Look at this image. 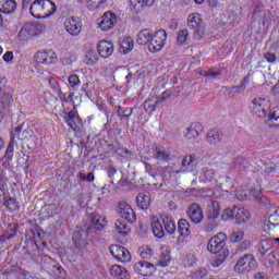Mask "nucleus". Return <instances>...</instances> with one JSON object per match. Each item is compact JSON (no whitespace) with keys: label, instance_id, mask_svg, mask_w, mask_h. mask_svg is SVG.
Wrapping results in <instances>:
<instances>
[{"label":"nucleus","instance_id":"nucleus-1","mask_svg":"<svg viewBox=\"0 0 279 279\" xmlns=\"http://www.w3.org/2000/svg\"><path fill=\"white\" fill-rule=\"evenodd\" d=\"M57 7L51 0H35L29 7V12L34 19H49L56 14Z\"/></svg>","mask_w":279,"mask_h":279},{"label":"nucleus","instance_id":"nucleus-2","mask_svg":"<svg viewBox=\"0 0 279 279\" xmlns=\"http://www.w3.org/2000/svg\"><path fill=\"white\" fill-rule=\"evenodd\" d=\"M226 241H228V235L223 232L214 235L207 243L208 252L210 254H223V252H228Z\"/></svg>","mask_w":279,"mask_h":279},{"label":"nucleus","instance_id":"nucleus-3","mask_svg":"<svg viewBox=\"0 0 279 279\" xmlns=\"http://www.w3.org/2000/svg\"><path fill=\"white\" fill-rule=\"evenodd\" d=\"M187 27L194 29L193 36L196 40H202L206 28L204 27V22H202V16L198 13H192L187 17Z\"/></svg>","mask_w":279,"mask_h":279},{"label":"nucleus","instance_id":"nucleus-4","mask_svg":"<svg viewBox=\"0 0 279 279\" xmlns=\"http://www.w3.org/2000/svg\"><path fill=\"white\" fill-rule=\"evenodd\" d=\"M257 265L258 263L256 262V258H254V255L247 254L238 259L234 270L238 271V274H247V271L256 269Z\"/></svg>","mask_w":279,"mask_h":279},{"label":"nucleus","instance_id":"nucleus-5","mask_svg":"<svg viewBox=\"0 0 279 279\" xmlns=\"http://www.w3.org/2000/svg\"><path fill=\"white\" fill-rule=\"evenodd\" d=\"M166 43L167 31L159 29L153 35L150 44H148V51H151V53H158V51H162V48L165 47Z\"/></svg>","mask_w":279,"mask_h":279},{"label":"nucleus","instance_id":"nucleus-6","mask_svg":"<svg viewBox=\"0 0 279 279\" xmlns=\"http://www.w3.org/2000/svg\"><path fill=\"white\" fill-rule=\"evenodd\" d=\"M117 213L122 219H124L129 223H134L136 221V213L134 211L132 206H130V204H128V202L125 201L119 202Z\"/></svg>","mask_w":279,"mask_h":279},{"label":"nucleus","instance_id":"nucleus-7","mask_svg":"<svg viewBox=\"0 0 279 279\" xmlns=\"http://www.w3.org/2000/svg\"><path fill=\"white\" fill-rule=\"evenodd\" d=\"M34 58L38 64L49 65V64H56V62H58V54L53 50L37 51Z\"/></svg>","mask_w":279,"mask_h":279},{"label":"nucleus","instance_id":"nucleus-8","mask_svg":"<svg viewBox=\"0 0 279 279\" xmlns=\"http://www.w3.org/2000/svg\"><path fill=\"white\" fill-rule=\"evenodd\" d=\"M109 250L110 254L116 258V260H119V263H130V260H132L130 251L119 244L111 245Z\"/></svg>","mask_w":279,"mask_h":279},{"label":"nucleus","instance_id":"nucleus-9","mask_svg":"<svg viewBox=\"0 0 279 279\" xmlns=\"http://www.w3.org/2000/svg\"><path fill=\"white\" fill-rule=\"evenodd\" d=\"M117 25V14L114 12L108 11L98 19V26L101 32H110Z\"/></svg>","mask_w":279,"mask_h":279},{"label":"nucleus","instance_id":"nucleus-10","mask_svg":"<svg viewBox=\"0 0 279 279\" xmlns=\"http://www.w3.org/2000/svg\"><path fill=\"white\" fill-rule=\"evenodd\" d=\"M220 210H221V208L219 207V202L213 201L209 206V211H208L209 222L205 227V232H213V230H215V228H217V226L213 225V222H210V221H215V219L219 218Z\"/></svg>","mask_w":279,"mask_h":279},{"label":"nucleus","instance_id":"nucleus-11","mask_svg":"<svg viewBox=\"0 0 279 279\" xmlns=\"http://www.w3.org/2000/svg\"><path fill=\"white\" fill-rule=\"evenodd\" d=\"M279 230V208L276 209L264 225V231L268 234H275Z\"/></svg>","mask_w":279,"mask_h":279},{"label":"nucleus","instance_id":"nucleus-12","mask_svg":"<svg viewBox=\"0 0 279 279\" xmlns=\"http://www.w3.org/2000/svg\"><path fill=\"white\" fill-rule=\"evenodd\" d=\"M64 27L71 36H80L82 32V21H80V17H68L64 21Z\"/></svg>","mask_w":279,"mask_h":279},{"label":"nucleus","instance_id":"nucleus-13","mask_svg":"<svg viewBox=\"0 0 279 279\" xmlns=\"http://www.w3.org/2000/svg\"><path fill=\"white\" fill-rule=\"evenodd\" d=\"M187 216L190 221H192V223H195V226H199V223L204 221V211L202 210V207H199L197 204H192L189 206Z\"/></svg>","mask_w":279,"mask_h":279},{"label":"nucleus","instance_id":"nucleus-14","mask_svg":"<svg viewBox=\"0 0 279 279\" xmlns=\"http://www.w3.org/2000/svg\"><path fill=\"white\" fill-rule=\"evenodd\" d=\"M64 121L74 132H82V119L75 111L64 113Z\"/></svg>","mask_w":279,"mask_h":279},{"label":"nucleus","instance_id":"nucleus-15","mask_svg":"<svg viewBox=\"0 0 279 279\" xmlns=\"http://www.w3.org/2000/svg\"><path fill=\"white\" fill-rule=\"evenodd\" d=\"M23 149V143L21 142V137L15 133V135H11V142L7 148L4 158L7 160H12L14 158V149Z\"/></svg>","mask_w":279,"mask_h":279},{"label":"nucleus","instance_id":"nucleus-16","mask_svg":"<svg viewBox=\"0 0 279 279\" xmlns=\"http://www.w3.org/2000/svg\"><path fill=\"white\" fill-rule=\"evenodd\" d=\"M43 32V25L38 23H27L20 31V36H38Z\"/></svg>","mask_w":279,"mask_h":279},{"label":"nucleus","instance_id":"nucleus-17","mask_svg":"<svg viewBox=\"0 0 279 279\" xmlns=\"http://www.w3.org/2000/svg\"><path fill=\"white\" fill-rule=\"evenodd\" d=\"M100 58H110L114 53V45L108 40H101L97 46Z\"/></svg>","mask_w":279,"mask_h":279},{"label":"nucleus","instance_id":"nucleus-18","mask_svg":"<svg viewBox=\"0 0 279 279\" xmlns=\"http://www.w3.org/2000/svg\"><path fill=\"white\" fill-rule=\"evenodd\" d=\"M133 269L134 271H136V274H140V276H149V274H151L156 268L154 267V264L142 260V262H137L133 266Z\"/></svg>","mask_w":279,"mask_h":279},{"label":"nucleus","instance_id":"nucleus-19","mask_svg":"<svg viewBox=\"0 0 279 279\" xmlns=\"http://www.w3.org/2000/svg\"><path fill=\"white\" fill-rule=\"evenodd\" d=\"M89 221L92 230H97L98 232H101V230L106 228V218L97 214H90Z\"/></svg>","mask_w":279,"mask_h":279},{"label":"nucleus","instance_id":"nucleus-20","mask_svg":"<svg viewBox=\"0 0 279 279\" xmlns=\"http://www.w3.org/2000/svg\"><path fill=\"white\" fill-rule=\"evenodd\" d=\"M110 275L116 279H130V271H128V268L117 264L111 266Z\"/></svg>","mask_w":279,"mask_h":279},{"label":"nucleus","instance_id":"nucleus-21","mask_svg":"<svg viewBox=\"0 0 279 279\" xmlns=\"http://www.w3.org/2000/svg\"><path fill=\"white\" fill-rule=\"evenodd\" d=\"M169 263H171V248L169 245H163L160 247L159 265L160 267H169Z\"/></svg>","mask_w":279,"mask_h":279},{"label":"nucleus","instance_id":"nucleus-22","mask_svg":"<svg viewBox=\"0 0 279 279\" xmlns=\"http://www.w3.org/2000/svg\"><path fill=\"white\" fill-rule=\"evenodd\" d=\"M154 33H151V29L144 28L137 34V44L142 46L150 45Z\"/></svg>","mask_w":279,"mask_h":279},{"label":"nucleus","instance_id":"nucleus-23","mask_svg":"<svg viewBox=\"0 0 279 279\" xmlns=\"http://www.w3.org/2000/svg\"><path fill=\"white\" fill-rule=\"evenodd\" d=\"M0 12H2V14H14V12H16V1L0 0Z\"/></svg>","mask_w":279,"mask_h":279},{"label":"nucleus","instance_id":"nucleus-24","mask_svg":"<svg viewBox=\"0 0 279 279\" xmlns=\"http://www.w3.org/2000/svg\"><path fill=\"white\" fill-rule=\"evenodd\" d=\"M136 204L142 210H147L151 205V195L149 193H140L136 197Z\"/></svg>","mask_w":279,"mask_h":279},{"label":"nucleus","instance_id":"nucleus-25","mask_svg":"<svg viewBox=\"0 0 279 279\" xmlns=\"http://www.w3.org/2000/svg\"><path fill=\"white\" fill-rule=\"evenodd\" d=\"M107 173H108V177L111 179V184H112V187H110V185H105L102 187V191H108V193H110V191H112V189H114V182H117L119 180V178H121V172H118L117 171V168L114 167H109L107 168Z\"/></svg>","mask_w":279,"mask_h":279},{"label":"nucleus","instance_id":"nucleus-26","mask_svg":"<svg viewBox=\"0 0 279 279\" xmlns=\"http://www.w3.org/2000/svg\"><path fill=\"white\" fill-rule=\"evenodd\" d=\"M16 134L20 136L21 143H23V141L32 138L34 135V130H32V128H27L23 131V126H17L12 133V136H16Z\"/></svg>","mask_w":279,"mask_h":279},{"label":"nucleus","instance_id":"nucleus-27","mask_svg":"<svg viewBox=\"0 0 279 279\" xmlns=\"http://www.w3.org/2000/svg\"><path fill=\"white\" fill-rule=\"evenodd\" d=\"M161 220L165 227V230L168 234H174L175 233V222L173 221V218L167 216V214L161 215Z\"/></svg>","mask_w":279,"mask_h":279},{"label":"nucleus","instance_id":"nucleus-28","mask_svg":"<svg viewBox=\"0 0 279 279\" xmlns=\"http://www.w3.org/2000/svg\"><path fill=\"white\" fill-rule=\"evenodd\" d=\"M199 130H202V124H199V122L192 123L191 126L186 129L185 137L190 141L197 138V136H199Z\"/></svg>","mask_w":279,"mask_h":279},{"label":"nucleus","instance_id":"nucleus-29","mask_svg":"<svg viewBox=\"0 0 279 279\" xmlns=\"http://www.w3.org/2000/svg\"><path fill=\"white\" fill-rule=\"evenodd\" d=\"M131 12L133 14H141L147 8L145 0H129Z\"/></svg>","mask_w":279,"mask_h":279},{"label":"nucleus","instance_id":"nucleus-30","mask_svg":"<svg viewBox=\"0 0 279 279\" xmlns=\"http://www.w3.org/2000/svg\"><path fill=\"white\" fill-rule=\"evenodd\" d=\"M178 232L180 236H190L191 234V225L186 219H180L178 221Z\"/></svg>","mask_w":279,"mask_h":279},{"label":"nucleus","instance_id":"nucleus-31","mask_svg":"<svg viewBox=\"0 0 279 279\" xmlns=\"http://www.w3.org/2000/svg\"><path fill=\"white\" fill-rule=\"evenodd\" d=\"M234 219L238 223H245L250 219V211L245 208L235 207Z\"/></svg>","mask_w":279,"mask_h":279},{"label":"nucleus","instance_id":"nucleus-32","mask_svg":"<svg viewBox=\"0 0 279 279\" xmlns=\"http://www.w3.org/2000/svg\"><path fill=\"white\" fill-rule=\"evenodd\" d=\"M1 104L2 106H10L12 101H14V90L10 89V87H5V90L1 93Z\"/></svg>","mask_w":279,"mask_h":279},{"label":"nucleus","instance_id":"nucleus-33","mask_svg":"<svg viewBox=\"0 0 279 279\" xmlns=\"http://www.w3.org/2000/svg\"><path fill=\"white\" fill-rule=\"evenodd\" d=\"M221 138H223V134L219 132V130H210L207 133V142L210 145H217V143H221Z\"/></svg>","mask_w":279,"mask_h":279},{"label":"nucleus","instance_id":"nucleus-34","mask_svg":"<svg viewBox=\"0 0 279 279\" xmlns=\"http://www.w3.org/2000/svg\"><path fill=\"white\" fill-rule=\"evenodd\" d=\"M40 260H41V265H43L44 269L49 270V269H51V265H52L53 269H56L60 274L62 267L57 266L56 262H53V259L51 257H49L47 255H41Z\"/></svg>","mask_w":279,"mask_h":279},{"label":"nucleus","instance_id":"nucleus-35","mask_svg":"<svg viewBox=\"0 0 279 279\" xmlns=\"http://www.w3.org/2000/svg\"><path fill=\"white\" fill-rule=\"evenodd\" d=\"M151 230H153V234L157 239H163L165 238V229H162V225L160 223V221L158 219H154L151 221Z\"/></svg>","mask_w":279,"mask_h":279},{"label":"nucleus","instance_id":"nucleus-36","mask_svg":"<svg viewBox=\"0 0 279 279\" xmlns=\"http://www.w3.org/2000/svg\"><path fill=\"white\" fill-rule=\"evenodd\" d=\"M72 241L75 247H84L86 245V235H84L83 231H75Z\"/></svg>","mask_w":279,"mask_h":279},{"label":"nucleus","instance_id":"nucleus-37","mask_svg":"<svg viewBox=\"0 0 279 279\" xmlns=\"http://www.w3.org/2000/svg\"><path fill=\"white\" fill-rule=\"evenodd\" d=\"M155 158L160 162H169V154L165 147L156 146L155 147Z\"/></svg>","mask_w":279,"mask_h":279},{"label":"nucleus","instance_id":"nucleus-38","mask_svg":"<svg viewBox=\"0 0 279 279\" xmlns=\"http://www.w3.org/2000/svg\"><path fill=\"white\" fill-rule=\"evenodd\" d=\"M252 104H253V111L255 112V114H258V117H260V112H263L264 114H267V111L265 110V108H263V104H265V99L254 98L252 100Z\"/></svg>","mask_w":279,"mask_h":279},{"label":"nucleus","instance_id":"nucleus-39","mask_svg":"<svg viewBox=\"0 0 279 279\" xmlns=\"http://www.w3.org/2000/svg\"><path fill=\"white\" fill-rule=\"evenodd\" d=\"M99 62V56L95 53L94 51H87L84 59V64H87V66H93V64H97Z\"/></svg>","mask_w":279,"mask_h":279},{"label":"nucleus","instance_id":"nucleus-40","mask_svg":"<svg viewBox=\"0 0 279 279\" xmlns=\"http://www.w3.org/2000/svg\"><path fill=\"white\" fill-rule=\"evenodd\" d=\"M181 165L183 169H189V167H195L197 165V157L195 155H189L183 157Z\"/></svg>","mask_w":279,"mask_h":279},{"label":"nucleus","instance_id":"nucleus-41","mask_svg":"<svg viewBox=\"0 0 279 279\" xmlns=\"http://www.w3.org/2000/svg\"><path fill=\"white\" fill-rule=\"evenodd\" d=\"M229 254V251L217 253V257L211 263L213 267H221V265H223L225 260L228 258Z\"/></svg>","mask_w":279,"mask_h":279},{"label":"nucleus","instance_id":"nucleus-42","mask_svg":"<svg viewBox=\"0 0 279 279\" xmlns=\"http://www.w3.org/2000/svg\"><path fill=\"white\" fill-rule=\"evenodd\" d=\"M116 232H118V234H123V236H125V234L130 232V227L128 226V223H125V221L117 220Z\"/></svg>","mask_w":279,"mask_h":279},{"label":"nucleus","instance_id":"nucleus-43","mask_svg":"<svg viewBox=\"0 0 279 279\" xmlns=\"http://www.w3.org/2000/svg\"><path fill=\"white\" fill-rule=\"evenodd\" d=\"M274 248V240H263L259 243V252L260 254L265 255L267 252Z\"/></svg>","mask_w":279,"mask_h":279},{"label":"nucleus","instance_id":"nucleus-44","mask_svg":"<svg viewBox=\"0 0 279 279\" xmlns=\"http://www.w3.org/2000/svg\"><path fill=\"white\" fill-rule=\"evenodd\" d=\"M68 82L72 90H77L80 88V84H82V82L80 81V76H77V74H71L68 78Z\"/></svg>","mask_w":279,"mask_h":279},{"label":"nucleus","instance_id":"nucleus-45","mask_svg":"<svg viewBox=\"0 0 279 279\" xmlns=\"http://www.w3.org/2000/svg\"><path fill=\"white\" fill-rule=\"evenodd\" d=\"M156 98L151 97L144 101L145 112H155L157 108Z\"/></svg>","mask_w":279,"mask_h":279},{"label":"nucleus","instance_id":"nucleus-46","mask_svg":"<svg viewBox=\"0 0 279 279\" xmlns=\"http://www.w3.org/2000/svg\"><path fill=\"white\" fill-rule=\"evenodd\" d=\"M233 167L235 171H245L247 167H250V162H247V160H245L244 158H238L234 161Z\"/></svg>","mask_w":279,"mask_h":279},{"label":"nucleus","instance_id":"nucleus-47","mask_svg":"<svg viewBox=\"0 0 279 279\" xmlns=\"http://www.w3.org/2000/svg\"><path fill=\"white\" fill-rule=\"evenodd\" d=\"M7 234V240L10 241V239H14L16 236V233L19 232V225L17 223H9L8 228L5 230Z\"/></svg>","mask_w":279,"mask_h":279},{"label":"nucleus","instance_id":"nucleus-48","mask_svg":"<svg viewBox=\"0 0 279 279\" xmlns=\"http://www.w3.org/2000/svg\"><path fill=\"white\" fill-rule=\"evenodd\" d=\"M243 236H245V233L241 230H236L231 233L229 241H231V243H240V241H243Z\"/></svg>","mask_w":279,"mask_h":279},{"label":"nucleus","instance_id":"nucleus-49","mask_svg":"<svg viewBox=\"0 0 279 279\" xmlns=\"http://www.w3.org/2000/svg\"><path fill=\"white\" fill-rule=\"evenodd\" d=\"M2 206H7V208H9V210H19V203L16 202L15 198L12 197H7L5 202L3 203Z\"/></svg>","mask_w":279,"mask_h":279},{"label":"nucleus","instance_id":"nucleus-50","mask_svg":"<svg viewBox=\"0 0 279 279\" xmlns=\"http://www.w3.org/2000/svg\"><path fill=\"white\" fill-rule=\"evenodd\" d=\"M153 255H154V251L149 246H142L140 248V256L144 260H147Z\"/></svg>","mask_w":279,"mask_h":279},{"label":"nucleus","instance_id":"nucleus-51","mask_svg":"<svg viewBox=\"0 0 279 279\" xmlns=\"http://www.w3.org/2000/svg\"><path fill=\"white\" fill-rule=\"evenodd\" d=\"M177 40L179 45H186V40H189V29H182L178 33Z\"/></svg>","mask_w":279,"mask_h":279},{"label":"nucleus","instance_id":"nucleus-52","mask_svg":"<svg viewBox=\"0 0 279 279\" xmlns=\"http://www.w3.org/2000/svg\"><path fill=\"white\" fill-rule=\"evenodd\" d=\"M87 1V8L88 10H90L92 12H94V10H98L99 7L101 4H104V2L106 0H86Z\"/></svg>","mask_w":279,"mask_h":279},{"label":"nucleus","instance_id":"nucleus-53","mask_svg":"<svg viewBox=\"0 0 279 279\" xmlns=\"http://www.w3.org/2000/svg\"><path fill=\"white\" fill-rule=\"evenodd\" d=\"M268 121H270L271 123L276 121L279 125V107L272 108L269 111Z\"/></svg>","mask_w":279,"mask_h":279},{"label":"nucleus","instance_id":"nucleus-54","mask_svg":"<svg viewBox=\"0 0 279 279\" xmlns=\"http://www.w3.org/2000/svg\"><path fill=\"white\" fill-rule=\"evenodd\" d=\"M48 83L50 88H52V90H54L59 97H62V90L60 89V84L58 81H56V78H50Z\"/></svg>","mask_w":279,"mask_h":279},{"label":"nucleus","instance_id":"nucleus-55","mask_svg":"<svg viewBox=\"0 0 279 279\" xmlns=\"http://www.w3.org/2000/svg\"><path fill=\"white\" fill-rule=\"evenodd\" d=\"M236 213V207L233 209H225L222 213V219L223 221H228V219H234Z\"/></svg>","mask_w":279,"mask_h":279},{"label":"nucleus","instance_id":"nucleus-56","mask_svg":"<svg viewBox=\"0 0 279 279\" xmlns=\"http://www.w3.org/2000/svg\"><path fill=\"white\" fill-rule=\"evenodd\" d=\"M132 108H123L121 106L118 107V116L119 117H126V118H130L132 117Z\"/></svg>","mask_w":279,"mask_h":279},{"label":"nucleus","instance_id":"nucleus-57","mask_svg":"<svg viewBox=\"0 0 279 279\" xmlns=\"http://www.w3.org/2000/svg\"><path fill=\"white\" fill-rule=\"evenodd\" d=\"M204 175L207 182H213L215 180V175H217V172H215V169L213 168H207L204 172Z\"/></svg>","mask_w":279,"mask_h":279},{"label":"nucleus","instance_id":"nucleus-58","mask_svg":"<svg viewBox=\"0 0 279 279\" xmlns=\"http://www.w3.org/2000/svg\"><path fill=\"white\" fill-rule=\"evenodd\" d=\"M219 75H221V72L215 71L213 69L206 70V72H205V77H207V80H217V77H219Z\"/></svg>","mask_w":279,"mask_h":279},{"label":"nucleus","instance_id":"nucleus-59","mask_svg":"<svg viewBox=\"0 0 279 279\" xmlns=\"http://www.w3.org/2000/svg\"><path fill=\"white\" fill-rule=\"evenodd\" d=\"M78 178L82 180V182H95V173L93 172H89L87 175L81 172Z\"/></svg>","mask_w":279,"mask_h":279},{"label":"nucleus","instance_id":"nucleus-60","mask_svg":"<svg viewBox=\"0 0 279 279\" xmlns=\"http://www.w3.org/2000/svg\"><path fill=\"white\" fill-rule=\"evenodd\" d=\"M121 47L124 50V53H130V51L134 49V43L132 40H126L122 43Z\"/></svg>","mask_w":279,"mask_h":279},{"label":"nucleus","instance_id":"nucleus-61","mask_svg":"<svg viewBox=\"0 0 279 279\" xmlns=\"http://www.w3.org/2000/svg\"><path fill=\"white\" fill-rule=\"evenodd\" d=\"M116 154L122 158H130V156H132V153L126 148H118Z\"/></svg>","mask_w":279,"mask_h":279},{"label":"nucleus","instance_id":"nucleus-62","mask_svg":"<svg viewBox=\"0 0 279 279\" xmlns=\"http://www.w3.org/2000/svg\"><path fill=\"white\" fill-rule=\"evenodd\" d=\"M144 169H145V172L148 173V175H151V178L156 175V172L154 171V167H151V165L147 163L146 161H144Z\"/></svg>","mask_w":279,"mask_h":279},{"label":"nucleus","instance_id":"nucleus-63","mask_svg":"<svg viewBox=\"0 0 279 279\" xmlns=\"http://www.w3.org/2000/svg\"><path fill=\"white\" fill-rule=\"evenodd\" d=\"M264 58H265V60L270 62V64H272L277 60L276 53H272V52H266Z\"/></svg>","mask_w":279,"mask_h":279},{"label":"nucleus","instance_id":"nucleus-64","mask_svg":"<svg viewBox=\"0 0 279 279\" xmlns=\"http://www.w3.org/2000/svg\"><path fill=\"white\" fill-rule=\"evenodd\" d=\"M250 195H251V197H254L255 199H260V197H263L260 190H256V189L251 190Z\"/></svg>","mask_w":279,"mask_h":279}]
</instances>
